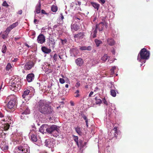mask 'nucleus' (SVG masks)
Instances as JSON below:
<instances>
[{
  "label": "nucleus",
  "mask_w": 153,
  "mask_h": 153,
  "mask_svg": "<svg viewBox=\"0 0 153 153\" xmlns=\"http://www.w3.org/2000/svg\"><path fill=\"white\" fill-rule=\"evenodd\" d=\"M37 108L40 113L44 114H50L54 112L53 108L44 100L39 101L37 104Z\"/></svg>",
  "instance_id": "nucleus-1"
},
{
  "label": "nucleus",
  "mask_w": 153,
  "mask_h": 153,
  "mask_svg": "<svg viewBox=\"0 0 153 153\" xmlns=\"http://www.w3.org/2000/svg\"><path fill=\"white\" fill-rule=\"evenodd\" d=\"M7 104V107L10 109H14L15 105H16L17 98L14 95H10L7 98L5 102V103H7L8 101Z\"/></svg>",
  "instance_id": "nucleus-2"
},
{
  "label": "nucleus",
  "mask_w": 153,
  "mask_h": 153,
  "mask_svg": "<svg viewBox=\"0 0 153 153\" xmlns=\"http://www.w3.org/2000/svg\"><path fill=\"white\" fill-rule=\"evenodd\" d=\"M149 52L147 51L146 49L144 48L140 50L139 53L137 60L141 62L142 59L146 60L149 59Z\"/></svg>",
  "instance_id": "nucleus-3"
},
{
  "label": "nucleus",
  "mask_w": 153,
  "mask_h": 153,
  "mask_svg": "<svg viewBox=\"0 0 153 153\" xmlns=\"http://www.w3.org/2000/svg\"><path fill=\"white\" fill-rule=\"evenodd\" d=\"M59 128V127L55 125L50 126H48L47 132L52 134L54 137H57L59 135L60 132Z\"/></svg>",
  "instance_id": "nucleus-4"
},
{
  "label": "nucleus",
  "mask_w": 153,
  "mask_h": 153,
  "mask_svg": "<svg viewBox=\"0 0 153 153\" xmlns=\"http://www.w3.org/2000/svg\"><path fill=\"white\" fill-rule=\"evenodd\" d=\"M21 86V82L18 79H14L9 85V88L13 91H16L20 89Z\"/></svg>",
  "instance_id": "nucleus-5"
},
{
  "label": "nucleus",
  "mask_w": 153,
  "mask_h": 153,
  "mask_svg": "<svg viewBox=\"0 0 153 153\" xmlns=\"http://www.w3.org/2000/svg\"><path fill=\"white\" fill-rule=\"evenodd\" d=\"M15 153H30L29 147L27 144H24L16 148Z\"/></svg>",
  "instance_id": "nucleus-6"
},
{
  "label": "nucleus",
  "mask_w": 153,
  "mask_h": 153,
  "mask_svg": "<svg viewBox=\"0 0 153 153\" xmlns=\"http://www.w3.org/2000/svg\"><path fill=\"white\" fill-rule=\"evenodd\" d=\"M104 25L105 27L107 26V23L104 20H102V22L96 25L95 30L94 31L92 35L93 38H94L96 37L97 30L98 29L99 31H102L104 27Z\"/></svg>",
  "instance_id": "nucleus-7"
},
{
  "label": "nucleus",
  "mask_w": 153,
  "mask_h": 153,
  "mask_svg": "<svg viewBox=\"0 0 153 153\" xmlns=\"http://www.w3.org/2000/svg\"><path fill=\"white\" fill-rule=\"evenodd\" d=\"M34 65V63L32 61H30L25 64L24 66V69L27 71L31 69Z\"/></svg>",
  "instance_id": "nucleus-8"
},
{
  "label": "nucleus",
  "mask_w": 153,
  "mask_h": 153,
  "mask_svg": "<svg viewBox=\"0 0 153 153\" xmlns=\"http://www.w3.org/2000/svg\"><path fill=\"white\" fill-rule=\"evenodd\" d=\"M29 135L30 137L31 140L33 142H36L37 141V138L36 133L34 130L31 131L29 133Z\"/></svg>",
  "instance_id": "nucleus-9"
},
{
  "label": "nucleus",
  "mask_w": 153,
  "mask_h": 153,
  "mask_svg": "<svg viewBox=\"0 0 153 153\" xmlns=\"http://www.w3.org/2000/svg\"><path fill=\"white\" fill-rule=\"evenodd\" d=\"M48 125L46 124L42 125L39 128V131L42 134L47 132Z\"/></svg>",
  "instance_id": "nucleus-10"
},
{
  "label": "nucleus",
  "mask_w": 153,
  "mask_h": 153,
  "mask_svg": "<svg viewBox=\"0 0 153 153\" xmlns=\"http://www.w3.org/2000/svg\"><path fill=\"white\" fill-rule=\"evenodd\" d=\"M34 74L32 73H31L28 74L27 75L26 80L28 82H32L34 79Z\"/></svg>",
  "instance_id": "nucleus-11"
},
{
  "label": "nucleus",
  "mask_w": 153,
  "mask_h": 153,
  "mask_svg": "<svg viewBox=\"0 0 153 153\" xmlns=\"http://www.w3.org/2000/svg\"><path fill=\"white\" fill-rule=\"evenodd\" d=\"M75 62L77 65L80 66L82 65L84 63L83 60L80 58H79L75 60Z\"/></svg>",
  "instance_id": "nucleus-12"
},
{
  "label": "nucleus",
  "mask_w": 153,
  "mask_h": 153,
  "mask_svg": "<svg viewBox=\"0 0 153 153\" xmlns=\"http://www.w3.org/2000/svg\"><path fill=\"white\" fill-rule=\"evenodd\" d=\"M0 147L3 150H6L8 149V146L5 142H2L0 143Z\"/></svg>",
  "instance_id": "nucleus-13"
},
{
  "label": "nucleus",
  "mask_w": 153,
  "mask_h": 153,
  "mask_svg": "<svg viewBox=\"0 0 153 153\" xmlns=\"http://www.w3.org/2000/svg\"><path fill=\"white\" fill-rule=\"evenodd\" d=\"M85 36V34L84 33L80 32L74 36V38H83Z\"/></svg>",
  "instance_id": "nucleus-14"
},
{
  "label": "nucleus",
  "mask_w": 153,
  "mask_h": 153,
  "mask_svg": "<svg viewBox=\"0 0 153 153\" xmlns=\"http://www.w3.org/2000/svg\"><path fill=\"white\" fill-rule=\"evenodd\" d=\"M41 49L42 52L45 53H48L51 51V50L50 49L48 48L45 46L42 47Z\"/></svg>",
  "instance_id": "nucleus-15"
},
{
  "label": "nucleus",
  "mask_w": 153,
  "mask_h": 153,
  "mask_svg": "<svg viewBox=\"0 0 153 153\" xmlns=\"http://www.w3.org/2000/svg\"><path fill=\"white\" fill-rule=\"evenodd\" d=\"M80 49L82 51L87 50L90 51L92 49V47L90 46H89L88 47L86 46H82L80 47Z\"/></svg>",
  "instance_id": "nucleus-16"
},
{
  "label": "nucleus",
  "mask_w": 153,
  "mask_h": 153,
  "mask_svg": "<svg viewBox=\"0 0 153 153\" xmlns=\"http://www.w3.org/2000/svg\"><path fill=\"white\" fill-rule=\"evenodd\" d=\"M30 92L29 90L27 89L24 91L22 94V97L24 99L26 98Z\"/></svg>",
  "instance_id": "nucleus-17"
},
{
  "label": "nucleus",
  "mask_w": 153,
  "mask_h": 153,
  "mask_svg": "<svg viewBox=\"0 0 153 153\" xmlns=\"http://www.w3.org/2000/svg\"><path fill=\"white\" fill-rule=\"evenodd\" d=\"M91 4L95 9H97V10H99L100 6L99 4L96 2H91Z\"/></svg>",
  "instance_id": "nucleus-18"
},
{
  "label": "nucleus",
  "mask_w": 153,
  "mask_h": 153,
  "mask_svg": "<svg viewBox=\"0 0 153 153\" xmlns=\"http://www.w3.org/2000/svg\"><path fill=\"white\" fill-rule=\"evenodd\" d=\"M48 44L50 47H52L53 48H54L55 42L53 39H51V40L49 39Z\"/></svg>",
  "instance_id": "nucleus-19"
},
{
  "label": "nucleus",
  "mask_w": 153,
  "mask_h": 153,
  "mask_svg": "<svg viewBox=\"0 0 153 153\" xmlns=\"http://www.w3.org/2000/svg\"><path fill=\"white\" fill-rule=\"evenodd\" d=\"M78 29V26L74 24L71 26V29L73 32L77 31Z\"/></svg>",
  "instance_id": "nucleus-20"
},
{
  "label": "nucleus",
  "mask_w": 153,
  "mask_h": 153,
  "mask_svg": "<svg viewBox=\"0 0 153 153\" xmlns=\"http://www.w3.org/2000/svg\"><path fill=\"white\" fill-rule=\"evenodd\" d=\"M78 145H77L78 147L82 148L84 147V145L83 144V141L81 139H79L78 141Z\"/></svg>",
  "instance_id": "nucleus-21"
},
{
  "label": "nucleus",
  "mask_w": 153,
  "mask_h": 153,
  "mask_svg": "<svg viewBox=\"0 0 153 153\" xmlns=\"http://www.w3.org/2000/svg\"><path fill=\"white\" fill-rule=\"evenodd\" d=\"M41 4L39 3V4L36 7V11L37 13H39L40 12L41 10Z\"/></svg>",
  "instance_id": "nucleus-22"
},
{
  "label": "nucleus",
  "mask_w": 153,
  "mask_h": 153,
  "mask_svg": "<svg viewBox=\"0 0 153 153\" xmlns=\"http://www.w3.org/2000/svg\"><path fill=\"white\" fill-rule=\"evenodd\" d=\"M25 110L22 113V114H29L30 113V109H29L28 107H25Z\"/></svg>",
  "instance_id": "nucleus-23"
},
{
  "label": "nucleus",
  "mask_w": 153,
  "mask_h": 153,
  "mask_svg": "<svg viewBox=\"0 0 153 153\" xmlns=\"http://www.w3.org/2000/svg\"><path fill=\"white\" fill-rule=\"evenodd\" d=\"M107 41L110 45H113L115 44V42L113 39H108Z\"/></svg>",
  "instance_id": "nucleus-24"
},
{
  "label": "nucleus",
  "mask_w": 153,
  "mask_h": 153,
  "mask_svg": "<svg viewBox=\"0 0 153 153\" xmlns=\"http://www.w3.org/2000/svg\"><path fill=\"white\" fill-rule=\"evenodd\" d=\"M58 10V8L56 6L53 5L51 7V10L53 12H56Z\"/></svg>",
  "instance_id": "nucleus-25"
},
{
  "label": "nucleus",
  "mask_w": 153,
  "mask_h": 153,
  "mask_svg": "<svg viewBox=\"0 0 153 153\" xmlns=\"http://www.w3.org/2000/svg\"><path fill=\"white\" fill-rule=\"evenodd\" d=\"M75 130L76 132L79 135H81L82 132L81 131V128L79 127H77L75 128Z\"/></svg>",
  "instance_id": "nucleus-26"
},
{
  "label": "nucleus",
  "mask_w": 153,
  "mask_h": 153,
  "mask_svg": "<svg viewBox=\"0 0 153 153\" xmlns=\"http://www.w3.org/2000/svg\"><path fill=\"white\" fill-rule=\"evenodd\" d=\"M108 59V55L107 54H105L104 56L101 57V60L103 62H105Z\"/></svg>",
  "instance_id": "nucleus-27"
},
{
  "label": "nucleus",
  "mask_w": 153,
  "mask_h": 153,
  "mask_svg": "<svg viewBox=\"0 0 153 153\" xmlns=\"http://www.w3.org/2000/svg\"><path fill=\"white\" fill-rule=\"evenodd\" d=\"M111 94L113 97H115L116 96V93L115 91L113 89L111 90Z\"/></svg>",
  "instance_id": "nucleus-28"
},
{
  "label": "nucleus",
  "mask_w": 153,
  "mask_h": 153,
  "mask_svg": "<svg viewBox=\"0 0 153 153\" xmlns=\"http://www.w3.org/2000/svg\"><path fill=\"white\" fill-rule=\"evenodd\" d=\"M7 50V47L5 45H4L2 48V49L1 50V51L2 52L4 53H6V52Z\"/></svg>",
  "instance_id": "nucleus-29"
},
{
  "label": "nucleus",
  "mask_w": 153,
  "mask_h": 153,
  "mask_svg": "<svg viewBox=\"0 0 153 153\" xmlns=\"http://www.w3.org/2000/svg\"><path fill=\"white\" fill-rule=\"evenodd\" d=\"M95 41L97 47L99 46L100 44L102 43V42L101 41L97 39H96Z\"/></svg>",
  "instance_id": "nucleus-30"
},
{
  "label": "nucleus",
  "mask_w": 153,
  "mask_h": 153,
  "mask_svg": "<svg viewBox=\"0 0 153 153\" xmlns=\"http://www.w3.org/2000/svg\"><path fill=\"white\" fill-rule=\"evenodd\" d=\"M80 91L79 90H76L75 92L74 93L76 94V95L74 96V97H79L80 96V94H79Z\"/></svg>",
  "instance_id": "nucleus-31"
},
{
  "label": "nucleus",
  "mask_w": 153,
  "mask_h": 153,
  "mask_svg": "<svg viewBox=\"0 0 153 153\" xmlns=\"http://www.w3.org/2000/svg\"><path fill=\"white\" fill-rule=\"evenodd\" d=\"M3 126L4 130L6 131L9 128L10 126L8 124H5Z\"/></svg>",
  "instance_id": "nucleus-32"
},
{
  "label": "nucleus",
  "mask_w": 153,
  "mask_h": 153,
  "mask_svg": "<svg viewBox=\"0 0 153 153\" xmlns=\"http://www.w3.org/2000/svg\"><path fill=\"white\" fill-rule=\"evenodd\" d=\"M18 25V23L17 22H16L9 26L12 29H13L14 27L17 26Z\"/></svg>",
  "instance_id": "nucleus-33"
},
{
  "label": "nucleus",
  "mask_w": 153,
  "mask_h": 153,
  "mask_svg": "<svg viewBox=\"0 0 153 153\" xmlns=\"http://www.w3.org/2000/svg\"><path fill=\"white\" fill-rule=\"evenodd\" d=\"M73 137H74V141L76 143L77 145H78V137L77 136H76L75 135H73Z\"/></svg>",
  "instance_id": "nucleus-34"
},
{
  "label": "nucleus",
  "mask_w": 153,
  "mask_h": 153,
  "mask_svg": "<svg viewBox=\"0 0 153 153\" xmlns=\"http://www.w3.org/2000/svg\"><path fill=\"white\" fill-rule=\"evenodd\" d=\"M96 103L97 104H100L102 103V100L101 99H97V97H95Z\"/></svg>",
  "instance_id": "nucleus-35"
},
{
  "label": "nucleus",
  "mask_w": 153,
  "mask_h": 153,
  "mask_svg": "<svg viewBox=\"0 0 153 153\" xmlns=\"http://www.w3.org/2000/svg\"><path fill=\"white\" fill-rule=\"evenodd\" d=\"M45 39H37V42L40 44H42L45 42Z\"/></svg>",
  "instance_id": "nucleus-36"
},
{
  "label": "nucleus",
  "mask_w": 153,
  "mask_h": 153,
  "mask_svg": "<svg viewBox=\"0 0 153 153\" xmlns=\"http://www.w3.org/2000/svg\"><path fill=\"white\" fill-rule=\"evenodd\" d=\"M113 130L114 131L115 133L117 134V127L115 126L113 129ZM114 137H116V138H117V136L116 134H114Z\"/></svg>",
  "instance_id": "nucleus-37"
},
{
  "label": "nucleus",
  "mask_w": 153,
  "mask_h": 153,
  "mask_svg": "<svg viewBox=\"0 0 153 153\" xmlns=\"http://www.w3.org/2000/svg\"><path fill=\"white\" fill-rule=\"evenodd\" d=\"M12 66L11 65L10 63H8L6 67V70L7 71H9L11 68Z\"/></svg>",
  "instance_id": "nucleus-38"
},
{
  "label": "nucleus",
  "mask_w": 153,
  "mask_h": 153,
  "mask_svg": "<svg viewBox=\"0 0 153 153\" xmlns=\"http://www.w3.org/2000/svg\"><path fill=\"white\" fill-rule=\"evenodd\" d=\"M2 5L3 6L6 7H8L9 5L7 3L6 1H4V2H3Z\"/></svg>",
  "instance_id": "nucleus-39"
},
{
  "label": "nucleus",
  "mask_w": 153,
  "mask_h": 153,
  "mask_svg": "<svg viewBox=\"0 0 153 153\" xmlns=\"http://www.w3.org/2000/svg\"><path fill=\"white\" fill-rule=\"evenodd\" d=\"M57 57H58L57 54H55L54 55L53 57V59L55 61H57Z\"/></svg>",
  "instance_id": "nucleus-40"
},
{
  "label": "nucleus",
  "mask_w": 153,
  "mask_h": 153,
  "mask_svg": "<svg viewBox=\"0 0 153 153\" xmlns=\"http://www.w3.org/2000/svg\"><path fill=\"white\" fill-rule=\"evenodd\" d=\"M12 29L11 28V27L9 26L5 30V32L6 33H9Z\"/></svg>",
  "instance_id": "nucleus-41"
},
{
  "label": "nucleus",
  "mask_w": 153,
  "mask_h": 153,
  "mask_svg": "<svg viewBox=\"0 0 153 153\" xmlns=\"http://www.w3.org/2000/svg\"><path fill=\"white\" fill-rule=\"evenodd\" d=\"M60 82L61 84H63L65 82L64 79L63 78H60L59 79Z\"/></svg>",
  "instance_id": "nucleus-42"
},
{
  "label": "nucleus",
  "mask_w": 153,
  "mask_h": 153,
  "mask_svg": "<svg viewBox=\"0 0 153 153\" xmlns=\"http://www.w3.org/2000/svg\"><path fill=\"white\" fill-rule=\"evenodd\" d=\"M60 40L62 41V44L63 45H64V44L66 43L67 42V40H66V39H60Z\"/></svg>",
  "instance_id": "nucleus-43"
},
{
  "label": "nucleus",
  "mask_w": 153,
  "mask_h": 153,
  "mask_svg": "<svg viewBox=\"0 0 153 153\" xmlns=\"http://www.w3.org/2000/svg\"><path fill=\"white\" fill-rule=\"evenodd\" d=\"M37 38H45V36L42 34H40L37 37Z\"/></svg>",
  "instance_id": "nucleus-44"
},
{
  "label": "nucleus",
  "mask_w": 153,
  "mask_h": 153,
  "mask_svg": "<svg viewBox=\"0 0 153 153\" xmlns=\"http://www.w3.org/2000/svg\"><path fill=\"white\" fill-rule=\"evenodd\" d=\"M84 120H85L86 126L87 127H88V119L87 118V117L86 118H85V119H84Z\"/></svg>",
  "instance_id": "nucleus-45"
},
{
  "label": "nucleus",
  "mask_w": 153,
  "mask_h": 153,
  "mask_svg": "<svg viewBox=\"0 0 153 153\" xmlns=\"http://www.w3.org/2000/svg\"><path fill=\"white\" fill-rule=\"evenodd\" d=\"M103 103L105 104V105H108V104L107 103V101H106V100H105V98H104L103 99Z\"/></svg>",
  "instance_id": "nucleus-46"
},
{
  "label": "nucleus",
  "mask_w": 153,
  "mask_h": 153,
  "mask_svg": "<svg viewBox=\"0 0 153 153\" xmlns=\"http://www.w3.org/2000/svg\"><path fill=\"white\" fill-rule=\"evenodd\" d=\"M80 84L79 82H77L76 83V85H75V86L76 88H78L80 86Z\"/></svg>",
  "instance_id": "nucleus-47"
},
{
  "label": "nucleus",
  "mask_w": 153,
  "mask_h": 153,
  "mask_svg": "<svg viewBox=\"0 0 153 153\" xmlns=\"http://www.w3.org/2000/svg\"><path fill=\"white\" fill-rule=\"evenodd\" d=\"M39 22V20H38L35 19L34 20V23L35 24H37V23H38Z\"/></svg>",
  "instance_id": "nucleus-48"
},
{
  "label": "nucleus",
  "mask_w": 153,
  "mask_h": 153,
  "mask_svg": "<svg viewBox=\"0 0 153 153\" xmlns=\"http://www.w3.org/2000/svg\"><path fill=\"white\" fill-rule=\"evenodd\" d=\"M42 13L45 14H48V13H46L44 10H42L41 11Z\"/></svg>",
  "instance_id": "nucleus-49"
},
{
  "label": "nucleus",
  "mask_w": 153,
  "mask_h": 153,
  "mask_svg": "<svg viewBox=\"0 0 153 153\" xmlns=\"http://www.w3.org/2000/svg\"><path fill=\"white\" fill-rule=\"evenodd\" d=\"M93 93H94V92L91 91L89 95V97H91L92 96L93 94Z\"/></svg>",
  "instance_id": "nucleus-50"
},
{
  "label": "nucleus",
  "mask_w": 153,
  "mask_h": 153,
  "mask_svg": "<svg viewBox=\"0 0 153 153\" xmlns=\"http://www.w3.org/2000/svg\"><path fill=\"white\" fill-rule=\"evenodd\" d=\"M116 67H112L111 69V71L112 72H114V70L116 69Z\"/></svg>",
  "instance_id": "nucleus-51"
},
{
  "label": "nucleus",
  "mask_w": 153,
  "mask_h": 153,
  "mask_svg": "<svg viewBox=\"0 0 153 153\" xmlns=\"http://www.w3.org/2000/svg\"><path fill=\"white\" fill-rule=\"evenodd\" d=\"M100 1L101 2V3L102 4H104L105 2V0H100Z\"/></svg>",
  "instance_id": "nucleus-52"
},
{
  "label": "nucleus",
  "mask_w": 153,
  "mask_h": 153,
  "mask_svg": "<svg viewBox=\"0 0 153 153\" xmlns=\"http://www.w3.org/2000/svg\"><path fill=\"white\" fill-rule=\"evenodd\" d=\"M22 10H20L18 11V14L21 15L22 13Z\"/></svg>",
  "instance_id": "nucleus-53"
},
{
  "label": "nucleus",
  "mask_w": 153,
  "mask_h": 153,
  "mask_svg": "<svg viewBox=\"0 0 153 153\" xmlns=\"http://www.w3.org/2000/svg\"><path fill=\"white\" fill-rule=\"evenodd\" d=\"M60 15H61V20H62L64 19V16H63L62 13H61Z\"/></svg>",
  "instance_id": "nucleus-54"
},
{
  "label": "nucleus",
  "mask_w": 153,
  "mask_h": 153,
  "mask_svg": "<svg viewBox=\"0 0 153 153\" xmlns=\"http://www.w3.org/2000/svg\"><path fill=\"white\" fill-rule=\"evenodd\" d=\"M71 105L72 106H74V103L73 101H71L70 102Z\"/></svg>",
  "instance_id": "nucleus-55"
},
{
  "label": "nucleus",
  "mask_w": 153,
  "mask_h": 153,
  "mask_svg": "<svg viewBox=\"0 0 153 153\" xmlns=\"http://www.w3.org/2000/svg\"><path fill=\"white\" fill-rule=\"evenodd\" d=\"M4 117L3 114L1 112H0V117Z\"/></svg>",
  "instance_id": "nucleus-56"
},
{
  "label": "nucleus",
  "mask_w": 153,
  "mask_h": 153,
  "mask_svg": "<svg viewBox=\"0 0 153 153\" xmlns=\"http://www.w3.org/2000/svg\"><path fill=\"white\" fill-rule=\"evenodd\" d=\"M3 82H2V83H1V86H0V90H1V89L2 87H3Z\"/></svg>",
  "instance_id": "nucleus-57"
},
{
  "label": "nucleus",
  "mask_w": 153,
  "mask_h": 153,
  "mask_svg": "<svg viewBox=\"0 0 153 153\" xmlns=\"http://www.w3.org/2000/svg\"><path fill=\"white\" fill-rule=\"evenodd\" d=\"M25 44V46H27V47H28V48H30V46H29V45H28L27 44V43H25V44Z\"/></svg>",
  "instance_id": "nucleus-58"
},
{
  "label": "nucleus",
  "mask_w": 153,
  "mask_h": 153,
  "mask_svg": "<svg viewBox=\"0 0 153 153\" xmlns=\"http://www.w3.org/2000/svg\"><path fill=\"white\" fill-rule=\"evenodd\" d=\"M82 117L84 119L86 118L87 117L85 115H83L82 116Z\"/></svg>",
  "instance_id": "nucleus-59"
},
{
  "label": "nucleus",
  "mask_w": 153,
  "mask_h": 153,
  "mask_svg": "<svg viewBox=\"0 0 153 153\" xmlns=\"http://www.w3.org/2000/svg\"><path fill=\"white\" fill-rule=\"evenodd\" d=\"M58 26V25H55L53 26L54 28H57Z\"/></svg>",
  "instance_id": "nucleus-60"
},
{
  "label": "nucleus",
  "mask_w": 153,
  "mask_h": 153,
  "mask_svg": "<svg viewBox=\"0 0 153 153\" xmlns=\"http://www.w3.org/2000/svg\"><path fill=\"white\" fill-rule=\"evenodd\" d=\"M112 52L113 54H115V51L114 49H113V50H112Z\"/></svg>",
  "instance_id": "nucleus-61"
},
{
  "label": "nucleus",
  "mask_w": 153,
  "mask_h": 153,
  "mask_svg": "<svg viewBox=\"0 0 153 153\" xmlns=\"http://www.w3.org/2000/svg\"><path fill=\"white\" fill-rule=\"evenodd\" d=\"M40 153H48V152L46 151H44L41 152Z\"/></svg>",
  "instance_id": "nucleus-62"
},
{
  "label": "nucleus",
  "mask_w": 153,
  "mask_h": 153,
  "mask_svg": "<svg viewBox=\"0 0 153 153\" xmlns=\"http://www.w3.org/2000/svg\"><path fill=\"white\" fill-rule=\"evenodd\" d=\"M65 87L66 88H68V84L65 85Z\"/></svg>",
  "instance_id": "nucleus-63"
},
{
  "label": "nucleus",
  "mask_w": 153,
  "mask_h": 153,
  "mask_svg": "<svg viewBox=\"0 0 153 153\" xmlns=\"http://www.w3.org/2000/svg\"><path fill=\"white\" fill-rule=\"evenodd\" d=\"M86 142H84V144H83L84 145V146L86 145Z\"/></svg>",
  "instance_id": "nucleus-64"
}]
</instances>
